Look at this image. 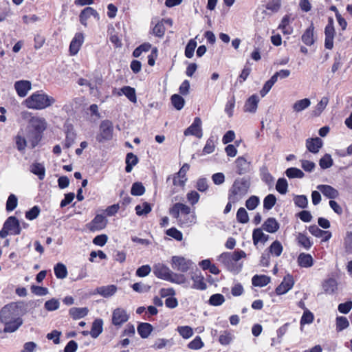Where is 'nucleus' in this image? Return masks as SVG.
Wrapping results in <instances>:
<instances>
[{
  "label": "nucleus",
  "instance_id": "nucleus-1",
  "mask_svg": "<svg viewBox=\"0 0 352 352\" xmlns=\"http://www.w3.org/2000/svg\"><path fill=\"white\" fill-rule=\"evenodd\" d=\"M27 312L26 305L22 302H11L0 311V321L4 325L3 331L14 333L23 323L22 316Z\"/></svg>",
  "mask_w": 352,
  "mask_h": 352
},
{
  "label": "nucleus",
  "instance_id": "nucleus-2",
  "mask_svg": "<svg viewBox=\"0 0 352 352\" xmlns=\"http://www.w3.org/2000/svg\"><path fill=\"white\" fill-rule=\"evenodd\" d=\"M23 119L28 120L27 137L32 148L36 147L43 138V133L46 130L47 123L46 120L38 116H32V113L24 111L21 112Z\"/></svg>",
  "mask_w": 352,
  "mask_h": 352
},
{
  "label": "nucleus",
  "instance_id": "nucleus-3",
  "mask_svg": "<svg viewBox=\"0 0 352 352\" xmlns=\"http://www.w3.org/2000/svg\"><path fill=\"white\" fill-rule=\"evenodd\" d=\"M170 214L177 219L178 224L182 228H188L196 223L197 217L189 206L176 203L170 209Z\"/></svg>",
  "mask_w": 352,
  "mask_h": 352
},
{
  "label": "nucleus",
  "instance_id": "nucleus-4",
  "mask_svg": "<svg viewBox=\"0 0 352 352\" xmlns=\"http://www.w3.org/2000/svg\"><path fill=\"white\" fill-rule=\"evenodd\" d=\"M55 102L54 98L47 95L43 90H39L28 96L23 101V104L30 109L43 110L51 107Z\"/></svg>",
  "mask_w": 352,
  "mask_h": 352
},
{
  "label": "nucleus",
  "instance_id": "nucleus-5",
  "mask_svg": "<svg viewBox=\"0 0 352 352\" xmlns=\"http://www.w3.org/2000/svg\"><path fill=\"white\" fill-rule=\"evenodd\" d=\"M246 254L243 250H236L234 252H223L221 254L217 260L228 271L238 274L242 268V264L239 263L241 258H245Z\"/></svg>",
  "mask_w": 352,
  "mask_h": 352
},
{
  "label": "nucleus",
  "instance_id": "nucleus-6",
  "mask_svg": "<svg viewBox=\"0 0 352 352\" xmlns=\"http://www.w3.org/2000/svg\"><path fill=\"white\" fill-rule=\"evenodd\" d=\"M250 182L246 178L235 179L228 192V200L237 202L241 200L248 192Z\"/></svg>",
  "mask_w": 352,
  "mask_h": 352
},
{
  "label": "nucleus",
  "instance_id": "nucleus-7",
  "mask_svg": "<svg viewBox=\"0 0 352 352\" xmlns=\"http://www.w3.org/2000/svg\"><path fill=\"white\" fill-rule=\"evenodd\" d=\"M170 264L173 270L185 273L192 267L193 262L182 256H173Z\"/></svg>",
  "mask_w": 352,
  "mask_h": 352
},
{
  "label": "nucleus",
  "instance_id": "nucleus-8",
  "mask_svg": "<svg viewBox=\"0 0 352 352\" xmlns=\"http://www.w3.org/2000/svg\"><path fill=\"white\" fill-rule=\"evenodd\" d=\"M113 136V124L109 120H103L100 125V133L96 136L99 142L109 140Z\"/></svg>",
  "mask_w": 352,
  "mask_h": 352
},
{
  "label": "nucleus",
  "instance_id": "nucleus-9",
  "mask_svg": "<svg viewBox=\"0 0 352 352\" xmlns=\"http://www.w3.org/2000/svg\"><path fill=\"white\" fill-rule=\"evenodd\" d=\"M185 136L193 135L201 139L203 136L202 121L200 118H195L192 123L185 129L184 132Z\"/></svg>",
  "mask_w": 352,
  "mask_h": 352
},
{
  "label": "nucleus",
  "instance_id": "nucleus-10",
  "mask_svg": "<svg viewBox=\"0 0 352 352\" xmlns=\"http://www.w3.org/2000/svg\"><path fill=\"white\" fill-rule=\"evenodd\" d=\"M153 272L156 277L167 281L173 271L164 263H157L153 265Z\"/></svg>",
  "mask_w": 352,
  "mask_h": 352
},
{
  "label": "nucleus",
  "instance_id": "nucleus-11",
  "mask_svg": "<svg viewBox=\"0 0 352 352\" xmlns=\"http://www.w3.org/2000/svg\"><path fill=\"white\" fill-rule=\"evenodd\" d=\"M324 47L327 49L331 50L333 47V38L335 36V29L332 18L329 19L328 24L326 25L324 29Z\"/></svg>",
  "mask_w": 352,
  "mask_h": 352
},
{
  "label": "nucleus",
  "instance_id": "nucleus-12",
  "mask_svg": "<svg viewBox=\"0 0 352 352\" xmlns=\"http://www.w3.org/2000/svg\"><path fill=\"white\" fill-rule=\"evenodd\" d=\"M129 315L125 309L116 308L112 313V323L115 326H121L129 320Z\"/></svg>",
  "mask_w": 352,
  "mask_h": 352
},
{
  "label": "nucleus",
  "instance_id": "nucleus-13",
  "mask_svg": "<svg viewBox=\"0 0 352 352\" xmlns=\"http://www.w3.org/2000/svg\"><path fill=\"white\" fill-rule=\"evenodd\" d=\"M294 280L293 276L290 274H287L281 283L276 288V294L277 295H283L289 292L294 286Z\"/></svg>",
  "mask_w": 352,
  "mask_h": 352
},
{
  "label": "nucleus",
  "instance_id": "nucleus-14",
  "mask_svg": "<svg viewBox=\"0 0 352 352\" xmlns=\"http://www.w3.org/2000/svg\"><path fill=\"white\" fill-rule=\"evenodd\" d=\"M17 95L23 98L27 96L29 91L32 89L31 82L26 80L16 81L14 85Z\"/></svg>",
  "mask_w": 352,
  "mask_h": 352
},
{
  "label": "nucleus",
  "instance_id": "nucleus-15",
  "mask_svg": "<svg viewBox=\"0 0 352 352\" xmlns=\"http://www.w3.org/2000/svg\"><path fill=\"white\" fill-rule=\"evenodd\" d=\"M3 225L10 232V234L18 235L21 233L20 224L19 220L15 217H9Z\"/></svg>",
  "mask_w": 352,
  "mask_h": 352
},
{
  "label": "nucleus",
  "instance_id": "nucleus-16",
  "mask_svg": "<svg viewBox=\"0 0 352 352\" xmlns=\"http://www.w3.org/2000/svg\"><path fill=\"white\" fill-rule=\"evenodd\" d=\"M84 42V35L81 32H78L72 38L69 45L70 54L74 56L78 54Z\"/></svg>",
  "mask_w": 352,
  "mask_h": 352
},
{
  "label": "nucleus",
  "instance_id": "nucleus-17",
  "mask_svg": "<svg viewBox=\"0 0 352 352\" xmlns=\"http://www.w3.org/2000/svg\"><path fill=\"white\" fill-rule=\"evenodd\" d=\"M93 16L97 20H99L100 16L97 11L91 7H86L84 8L79 15V20L80 23L84 25H87V20L91 16Z\"/></svg>",
  "mask_w": 352,
  "mask_h": 352
},
{
  "label": "nucleus",
  "instance_id": "nucleus-18",
  "mask_svg": "<svg viewBox=\"0 0 352 352\" xmlns=\"http://www.w3.org/2000/svg\"><path fill=\"white\" fill-rule=\"evenodd\" d=\"M117 291V287L114 285L98 287L94 294H99L104 298H109L113 296Z\"/></svg>",
  "mask_w": 352,
  "mask_h": 352
},
{
  "label": "nucleus",
  "instance_id": "nucleus-19",
  "mask_svg": "<svg viewBox=\"0 0 352 352\" xmlns=\"http://www.w3.org/2000/svg\"><path fill=\"white\" fill-rule=\"evenodd\" d=\"M259 100V97L256 94L252 95L245 102L244 111L255 113L256 111Z\"/></svg>",
  "mask_w": 352,
  "mask_h": 352
},
{
  "label": "nucleus",
  "instance_id": "nucleus-20",
  "mask_svg": "<svg viewBox=\"0 0 352 352\" xmlns=\"http://www.w3.org/2000/svg\"><path fill=\"white\" fill-rule=\"evenodd\" d=\"M323 145V142L320 138H308L306 140V147L312 153H318Z\"/></svg>",
  "mask_w": 352,
  "mask_h": 352
},
{
  "label": "nucleus",
  "instance_id": "nucleus-21",
  "mask_svg": "<svg viewBox=\"0 0 352 352\" xmlns=\"http://www.w3.org/2000/svg\"><path fill=\"white\" fill-rule=\"evenodd\" d=\"M309 231L316 237H322V241L324 242L329 241L332 236L331 232L322 230L316 225L310 226L309 227Z\"/></svg>",
  "mask_w": 352,
  "mask_h": 352
},
{
  "label": "nucleus",
  "instance_id": "nucleus-22",
  "mask_svg": "<svg viewBox=\"0 0 352 352\" xmlns=\"http://www.w3.org/2000/svg\"><path fill=\"white\" fill-rule=\"evenodd\" d=\"M107 220L104 216L97 214L90 223V230L92 231L100 230L105 228Z\"/></svg>",
  "mask_w": 352,
  "mask_h": 352
},
{
  "label": "nucleus",
  "instance_id": "nucleus-23",
  "mask_svg": "<svg viewBox=\"0 0 352 352\" xmlns=\"http://www.w3.org/2000/svg\"><path fill=\"white\" fill-rule=\"evenodd\" d=\"M236 173L239 175H243L250 170V163L248 162L243 157H239L236 161Z\"/></svg>",
  "mask_w": 352,
  "mask_h": 352
},
{
  "label": "nucleus",
  "instance_id": "nucleus-24",
  "mask_svg": "<svg viewBox=\"0 0 352 352\" xmlns=\"http://www.w3.org/2000/svg\"><path fill=\"white\" fill-rule=\"evenodd\" d=\"M317 189L329 199H335L339 195L338 191L329 185L320 184L317 186Z\"/></svg>",
  "mask_w": 352,
  "mask_h": 352
},
{
  "label": "nucleus",
  "instance_id": "nucleus-25",
  "mask_svg": "<svg viewBox=\"0 0 352 352\" xmlns=\"http://www.w3.org/2000/svg\"><path fill=\"white\" fill-rule=\"evenodd\" d=\"M193 281L192 288L197 290H206L207 289V284L205 282L204 277L201 274H195L191 276Z\"/></svg>",
  "mask_w": 352,
  "mask_h": 352
},
{
  "label": "nucleus",
  "instance_id": "nucleus-26",
  "mask_svg": "<svg viewBox=\"0 0 352 352\" xmlns=\"http://www.w3.org/2000/svg\"><path fill=\"white\" fill-rule=\"evenodd\" d=\"M311 104V100L309 98L298 100L292 104V110L294 113H298L309 108Z\"/></svg>",
  "mask_w": 352,
  "mask_h": 352
},
{
  "label": "nucleus",
  "instance_id": "nucleus-27",
  "mask_svg": "<svg viewBox=\"0 0 352 352\" xmlns=\"http://www.w3.org/2000/svg\"><path fill=\"white\" fill-rule=\"evenodd\" d=\"M298 264L301 267L308 268L314 265V259L311 254L300 253L297 259Z\"/></svg>",
  "mask_w": 352,
  "mask_h": 352
},
{
  "label": "nucleus",
  "instance_id": "nucleus-28",
  "mask_svg": "<svg viewBox=\"0 0 352 352\" xmlns=\"http://www.w3.org/2000/svg\"><path fill=\"white\" fill-rule=\"evenodd\" d=\"M14 142L17 150L21 153H24L28 145V141L24 137L22 130L19 131L14 137Z\"/></svg>",
  "mask_w": 352,
  "mask_h": 352
},
{
  "label": "nucleus",
  "instance_id": "nucleus-29",
  "mask_svg": "<svg viewBox=\"0 0 352 352\" xmlns=\"http://www.w3.org/2000/svg\"><path fill=\"white\" fill-rule=\"evenodd\" d=\"M263 228L269 233H274L279 229V223L275 218L270 217L265 221Z\"/></svg>",
  "mask_w": 352,
  "mask_h": 352
},
{
  "label": "nucleus",
  "instance_id": "nucleus-30",
  "mask_svg": "<svg viewBox=\"0 0 352 352\" xmlns=\"http://www.w3.org/2000/svg\"><path fill=\"white\" fill-rule=\"evenodd\" d=\"M89 309L87 307H72L69 309V314L74 320H78L84 318L88 314Z\"/></svg>",
  "mask_w": 352,
  "mask_h": 352
},
{
  "label": "nucleus",
  "instance_id": "nucleus-31",
  "mask_svg": "<svg viewBox=\"0 0 352 352\" xmlns=\"http://www.w3.org/2000/svg\"><path fill=\"white\" fill-rule=\"evenodd\" d=\"M324 292L327 294H333L338 289V283L334 278H329L322 284Z\"/></svg>",
  "mask_w": 352,
  "mask_h": 352
},
{
  "label": "nucleus",
  "instance_id": "nucleus-32",
  "mask_svg": "<svg viewBox=\"0 0 352 352\" xmlns=\"http://www.w3.org/2000/svg\"><path fill=\"white\" fill-rule=\"evenodd\" d=\"M234 339V334L228 330L221 331L219 337V342L221 345H229Z\"/></svg>",
  "mask_w": 352,
  "mask_h": 352
},
{
  "label": "nucleus",
  "instance_id": "nucleus-33",
  "mask_svg": "<svg viewBox=\"0 0 352 352\" xmlns=\"http://www.w3.org/2000/svg\"><path fill=\"white\" fill-rule=\"evenodd\" d=\"M118 94L119 96L124 94L131 102H136L137 101L135 90L129 86L122 87Z\"/></svg>",
  "mask_w": 352,
  "mask_h": 352
},
{
  "label": "nucleus",
  "instance_id": "nucleus-34",
  "mask_svg": "<svg viewBox=\"0 0 352 352\" xmlns=\"http://www.w3.org/2000/svg\"><path fill=\"white\" fill-rule=\"evenodd\" d=\"M153 326L147 322H142L138 324L137 330L139 335L142 338H146L153 331Z\"/></svg>",
  "mask_w": 352,
  "mask_h": 352
},
{
  "label": "nucleus",
  "instance_id": "nucleus-35",
  "mask_svg": "<svg viewBox=\"0 0 352 352\" xmlns=\"http://www.w3.org/2000/svg\"><path fill=\"white\" fill-rule=\"evenodd\" d=\"M30 170L38 176L40 180H43L45 176V168L41 163H34L30 166Z\"/></svg>",
  "mask_w": 352,
  "mask_h": 352
},
{
  "label": "nucleus",
  "instance_id": "nucleus-36",
  "mask_svg": "<svg viewBox=\"0 0 352 352\" xmlns=\"http://www.w3.org/2000/svg\"><path fill=\"white\" fill-rule=\"evenodd\" d=\"M76 134L73 129L72 126H67L66 131V136L65 140V147L69 148L75 141Z\"/></svg>",
  "mask_w": 352,
  "mask_h": 352
},
{
  "label": "nucleus",
  "instance_id": "nucleus-37",
  "mask_svg": "<svg viewBox=\"0 0 352 352\" xmlns=\"http://www.w3.org/2000/svg\"><path fill=\"white\" fill-rule=\"evenodd\" d=\"M102 320L101 319H96L92 323L89 334L94 338H96L102 332Z\"/></svg>",
  "mask_w": 352,
  "mask_h": 352
},
{
  "label": "nucleus",
  "instance_id": "nucleus-38",
  "mask_svg": "<svg viewBox=\"0 0 352 352\" xmlns=\"http://www.w3.org/2000/svg\"><path fill=\"white\" fill-rule=\"evenodd\" d=\"M270 282V277L265 275H254L252 278V283L256 287H265Z\"/></svg>",
  "mask_w": 352,
  "mask_h": 352
},
{
  "label": "nucleus",
  "instance_id": "nucleus-39",
  "mask_svg": "<svg viewBox=\"0 0 352 352\" xmlns=\"http://www.w3.org/2000/svg\"><path fill=\"white\" fill-rule=\"evenodd\" d=\"M296 239L298 245L307 250H309L313 245V242L311 241L310 239L303 233H298Z\"/></svg>",
  "mask_w": 352,
  "mask_h": 352
},
{
  "label": "nucleus",
  "instance_id": "nucleus-40",
  "mask_svg": "<svg viewBox=\"0 0 352 352\" xmlns=\"http://www.w3.org/2000/svg\"><path fill=\"white\" fill-rule=\"evenodd\" d=\"M125 162H126L125 170L126 173H130L132 170L133 167L138 164V158L133 153H127V155L126 156Z\"/></svg>",
  "mask_w": 352,
  "mask_h": 352
},
{
  "label": "nucleus",
  "instance_id": "nucleus-41",
  "mask_svg": "<svg viewBox=\"0 0 352 352\" xmlns=\"http://www.w3.org/2000/svg\"><path fill=\"white\" fill-rule=\"evenodd\" d=\"M314 26L309 27L302 36V42L307 45H311L314 43Z\"/></svg>",
  "mask_w": 352,
  "mask_h": 352
},
{
  "label": "nucleus",
  "instance_id": "nucleus-42",
  "mask_svg": "<svg viewBox=\"0 0 352 352\" xmlns=\"http://www.w3.org/2000/svg\"><path fill=\"white\" fill-rule=\"evenodd\" d=\"M54 271L56 277L58 279H63L67 276V267L61 263H58L54 266Z\"/></svg>",
  "mask_w": 352,
  "mask_h": 352
},
{
  "label": "nucleus",
  "instance_id": "nucleus-43",
  "mask_svg": "<svg viewBox=\"0 0 352 352\" xmlns=\"http://www.w3.org/2000/svg\"><path fill=\"white\" fill-rule=\"evenodd\" d=\"M252 239L254 245H256L258 242H265L268 239V235L265 234L262 230L257 228L253 231Z\"/></svg>",
  "mask_w": 352,
  "mask_h": 352
},
{
  "label": "nucleus",
  "instance_id": "nucleus-44",
  "mask_svg": "<svg viewBox=\"0 0 352 352\" xmlns=\"http://www.w3.org/2000/svg\"><path fill=\"white\" fill-rule=\"evenodd\" d=\"M167 281L177 285H184L187 283V278L185 275L182 274H177L172 272L171 275Z\"/></svg>",
  "mask_w": 352,
  "mask_h": 352
},
{
  "label": "nucleus",
  "instance_id": "nucleus-45",
  "mask_svg": "<svg viewBox=\"0 0 352 352\" xmlns=\"http://www.w3.org/2000/svg\"><path fill=\"white\" fill-rule=\"evenodd\" d=\"M283 248L278 241H274L269 248V253L276 257L280 256Z\"/></svg>",
  "mask_w": 352,
  "mask_h": 352
},
{
  "label": "nucleus",
  "instance_id": "nucleus-46",
  "mask_svg": "<svg viewBox=\"0 0 352 352\" xmlns=\"http://www.w3.org/2000/svg\"><path fill=\"white\" fill-rule=\"evenodd\" d=\"M328 104V98L326 97H323L320 101L317 104L315 107L314 109L312 111V115L314 116H319L321 113L324 111Z\"/></svg>",
  "mask_w": 352,
  "mask_h": 352
},
{
  "label": "nucleus",
  "instance_id": "nucleus-47",
  "mask_svg": "<svg viewBox=\"0 0 352 352\" xmlns=\"http://www.w3.org/2000/svg\"><path fill=\"white\" fill-rule=\"evenodd\" d=\"M285 175L289 179L302 178L305 176L304 173L298 168H289L285 170Z\"/></svg>",
  "mask_w": 352,
  "mask_h": 352
},
{
  "label": "nucleus",
  "instance_id": "nucleus-48",
  "mask_svg": "<svg viewBox=\"0 0 352 352\" xmlns=\"http://www.w3.org/2000/svg\"><path fill=\"white\" fill-rule=\"evenodd\" d=\"M135 210L138 216L146 215L151 211V206L150 204L144 202L142 204L137 205Z\"/></svg>",
  "mask_w": 352,
  "mask_h": 352
},
{
  "label": "nucleus",
  "instance_id": "nucleus-49",
  "mask_svg": "<svg viewBox=\"0 0 352 352\" xmlns=\"http://www.w3.org/2000/svg\"><path fill=\"white\" fill-rule=\"evenodd\" d=\"M215 148V140L213 136H210L206 141L203 148V154L208 155L214 152Z\"/></svg>",
  "mask_w": 352,
  "mask_h": 352
},
{
  "label": "nucleus",
  "instance_id": "nucleus-50",
  "mask_svg": "<svg viewBox=\"0 0 352 352\" xmlns=\"http://www.w3.org/2000/svg\"><path fill=\"white\" fill-rule=\"evenodd\" d=\"M177 331L184 339H188L193 335V330L189 326H179Z\"/></svg>",
  "mask_w": 352,
  "mask_h": 352
},
{
  "label": "nucleus",
  "instance_id": "nucleus-51",
  "mask_svg": "<svg viewBox=\"0 0 352 352\" xmlns=\"http://www.w3.org/2000/svg\"><path fill=\"white\" fill-rule=\"evenodd\" d=\"M343 245L347 254L352 253V232H347L344 238Z\"/></svg>",
  "mask_w": 352,
  "mask_h": 352
},
{
  "label": "nucleus",
  "instance_id": "nucleus-52",
  "mask_svg": "<svg viewBox=\"0 0 352 352\" xmlns=\"http://www.w3.org/2000/svg\"><path fill=\"white\" fill-rule=\"evenodd\" d=\"M171 103L177 110H181L184 106V99L178 94H174L171 96Z\"/></svg>",
  "mask_w": 352,
  "mask_h": 352
},
{
  "label": "nucleus",
  "instance_id": "nucleus-53",
  "mask_svg": "<svg viewBox=\"0 0 352 352\" xmlns=\"http://www.w3.org/2000/svg\"><path fill=\"white\" fill-rule=\"evenodd\" d=\"M288 183L286 179L279 178L276 184V190L281 195H285L287 192Z\"/></svg>",
  "mask_w": 352,
  "mask_h": 352
},
{
  "label": "nucleus",
  "instance_id": "nucleus-54",
  "mask_svg": "<svg viewBox=\"0 0 352 352\" xmlns=\"http://www.w3.org/2000/svg\"><path fill=\"white\" fill-rule=\"evenodd\" d=\"M18 204V199L14 194H10L6 201V210L11 212L14 210Z\"/></svg>",
  "mask_w": 352,
  "mask_h": 352
},
{
  "label": "nucleus",
  "instance_id": "nucleus-55",
  "mask_svg": "<svg viewBox=\"0 0 352 352\" xmlns=\"http://www.w3.org/2000/svg\"><path fill=\"white\" fill-rule=\"evenodd\" d=\"M276 202V197L272 194H269L267 195L263 200V208L265 210H271Z\"/></svg>",
  "mask_w": 352,
  "mask_h": 352
},
{
  "label": "nucleus",
  "instance_id": "nucleus-56",
  "mask_svg": "<svg viewBox=\"0 0 352 352\" xmlns=\"http://www.w3.org/2000/svg\"><path fill=\"white\" fill-rule=\"evenodd\" d=\"M208 302L210 305L219 306L225 302V297L221 294H215L210 297Z\"/></svg>",
  "mask_w": 352,
  "mask_h": 352
},
{
  "label": "nucleus",
  "instance_id": "nucleus-57",
  "mask_svg": "<svg viewBox=\"0 0 352 352\" xmlns=\"http://www.w3.org/2000/svg\"><path fill=\"white\" fill-rule=\"evenodd\" d=\"M196 47L197 42L193 38L190 39L186 46L185 56L188 58H192L194 55V52Z\"/></svg>",
  "mask_w": 352,
  "mask_h": 352
},
{
  "label": "nucleus",
  "instance_id": "nucleus-58",
  "mask_svg": "<svg viewBox=\"0 0 352 352\" xmlns=\"http://www.w3.org/2000/svg\"><path fill=\"white\" fill-rule=\"evenodd\" d=\"M333 159L329 154H325L319 161V165L322 169H327L332 166Z\"/></svg>",
  "mask_w": 352,
  "mask_h": 352
},
{
  "label": "nucleus",
  "instance_id": "nucleus-59",
  "mask_svg": "<svg viewBox=\"0 0 352 352\" xmlns=\"http://www.w3.org/2000/svg\"><path fill=\"white\" fill-rule=\"evenodd\" d=\"M145 192V188L140 182H135L132 185L131 189V195L134 196H141Z\"/></svg>",
  "mask_w": 352,
  "mask_h": 352
},
{
  "label": "nucleus",
  "instance_id": "nucleus-60",
  "mask_svg": "<svg viewBox=\"0 0 352 352\" xmlns=\"http://www.w3.org/2000/svg\"><path fill=\"white\" fill-rule=\"evenodd\" d=\"M44 307L48 311H53L59 308L60 302L58 299L52 298L45 302Z\"/></svg>",
  "mask_w": 352,
  "mask_h": 352
},
{
  "label": "nucleus",
  "instance_id": "nucleus-61",
  "mask_svg": "<svg viewBox=\"0 0 352 352\" xmlns=\"http://www.w3.org/2000/svg\"><path fill=\"white\" fill-rule=\"evenodd\" d=\"M349 325V322L346 317L338 316L336 318V330L342 331L346 329Z\"/></svg>",
  "mask_w": 352,
  "mask_h": 352
},
{
  "label": "nucleus",
  "instance_id": "nucleus-62",
  "mask_svg": "<svg viewBox=\"0 0 352 352\" xmlns=\"http://www.w3.org/2000/svg\"><path fill=\"white\" fill-rule=\"evenodd\" d=\"M294 204L300 208H305L308 204V199L305 195H296L294 198Z\"/></svg>",
  "mask_w": 352,
  "mask_h": 352
},
{
  "label": "nucleus",
  "instance_id": "nucleus-63",
  "mask_svg": "<svg viewBox=\"0 0 352 352\" xmlns=\"http://www.w3.org/2000/svg\"><path fill=\"white\" fill-rule=\"evenodd\" d=\"M261 178L263 182H264L266 184L270 186L274 182V177L272 175L268 172L266 168H264L261 171Z\"/></svg>",
  "mask_w": 352,
  "mask_h": 352
},
{
  "label": "nucleus",
  "instance_id": "nucleus-64",
  "mask_svg": "<svg viewBox=\"0 0 352 352\" xmlns=\"http://www.w3.org/2000/svg\"><path fill=\"white\" fill-rule=\"evenodd\" d=\"M236 219L241 223H246L249 221L247 211L243 208H240L236 212Z\"/></svg>",
  "mask_w": 352,
  "mask_h": 352
}]
</instances>
